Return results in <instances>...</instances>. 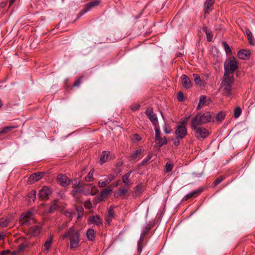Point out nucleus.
I'll use <instances>...</instances> for the list:
<instances>
[{"label":"nucleus","instance_id":"obj_51","mask_svg":"<svg viewBox=\"0 0 255 255\" xmlns=\"http://www.w3.org/2000/svg\"><path fill=\"white\" fill-rule=\"evenodd\" d=\"M128 178H129L127 177V176H125L124 175H123L122 177L123 182L126 185H128L129 183V180Z\"/></svg>","mask_w":255,"mask_h":255},{"label":"nucleus","instance_id":"obj_1","mask_svg":"<svg viewBox=\"0 0 255 255\" xmlns=\"http://www.w3.org/2000/svg\"><path fill=\"white\" fill-rule=\"evenodd\" d=\"M80 233L78 230L74 227H71L67 232L64 234L61 238L64 239L68 238L70 241V249L73 250L79 246Z\"/></svg>","mask_w":255,"mask_h":255},{"label":"nucleus","instance_id":"obj_53","mask_svg":"<svg viewBox=\"0 0 255 255\" xmlns=\"http://www.w3.org/2000/svg\"><path fill=\"white\" fill-rule=\"evenodd\" d=\"M151 228V226L148 225L146 227H145L143 229L142 232H143L147 235L148 234V232L150 231Z\"/></svg>","mask_w":255,"mask_h":255},{"label":"nucleus","instance_id":"obj_12","mask_svg":"<svg viewBox=\"0 0 255 255\" xmlns=\"http://www.w3.org/2000/svg\"><path fill=\"white\" fill-rule=\"evenodd\" d=\"M43 172L33 173L29 177L28 182L29 184L33 183L34 182L38 181L41 179L43 177Z\"/></svg>","mask_w":255,"mask_h":255},{"label":"nucleus","instance_id":"obj_11","mask_svg":"<svg viewBox=\"0 0 255 255\" xmlns=\"http://www.w3.org/2000/svg\"><path fill=\"white\" fill-rule=\"evenodd\" d=\"M232 87L229 84L221 83V91L224 96H230L232 95Z\"/></svg>","mask_w":255,"mask_h":255},{"label":"nucleus","instance_id":"obj_21","mask_svg":"<svg viewBox=\"0 0 255 255\" xmlns=\"http://www.w3.org/2000/svg\"><path fill=\"white\" fill-rule=\"evenodd\" d=\"M112 189L110 187H108L103 190L100 193V197H99L100 200L106 198L111 192Z\"/></svg>","mask_w":255,"mask_h":255},{"label":"nucleus","instance_id":"obj_17","mask_svg":"<svg viewBox=\"0 0 255 255\" xmlns=\"http://www.w3.org/2000/svg\"><path fill=\"white\" fill-rule=\"evenodd\" d=\"M251 55V52L249 50H241L238 53V57L241 59L246 60L249 59Z\"/></svg>","mask_w":255,"mask_h":255},{"label":"nucleus","instance_id":"obj_9","mask_svg":"<svg viewBox=\"0 0 255 255\" xmlns=\"http://www.w3.org/2000/svg\"><path fill=\"white\" fill-rule=\"evenodd\" d=\"M175 134L178 138H184L187 134V128L183 126H176Z\"/></svg>","mask_w":255,"mask_h":255},{"label":"nucleus","instance_id":"obj_60","mask_svg":"<svg viewBox=\"0 0 255 255\" xmlns=\"http://www.w3.org/2000/svg\"><path fill=\"white\" fill-rule=\"evenodd\" d=\"M187 123V120H183L182 121H181L180 122V124L179 125H178L177 126H183V127H185V126L186 125Z\"/></svg>","mask_w":255,"mask_h":255},{"label":"nucleus","instance_id":"obj_64","mask_svg":"<svg viewBox=\"0 0 255 255\" xmlns=\"http://www.w3.org/2000/svg\"><path fill=\"white\" fill-rule=\"evenodd\" d=\"M132 172V171L131 170H130L127 173H126V174L124 175V176H127V177H129L130 176V174Z\"/></svg>","mask_w":255,"mask_h":255},{"label":"nucleus","instance_id":"obj_62","mask_svg":"<svg viewBox=\"0 0 255 255\" xmlns=\"http://www.w3.org/2000/svg\"><path fill=\"white\" fill-rule=\"evenodd\" d=\"M146 234H145V233L142 232L141 235H140V239H142V240H143L144 239L145 236H146Z\"/></svg>","mask_w":255,"mask_h":255},{"label":"nucleus","instance_id":"obj_6","mask_svg":"<svg viewBox=\"0 0 255 255\" xmlns=\"http://www.w3.org/2000/svg\"><path fill=\"white\" fill-rule=\"evenodd\" d=\"M145 114L154 127L158 126L157 118L156 114L153 113L152 108H148L145 111Z\"/></svg>","mask_w":255,"mask_h":255},{"label":"nucleus","instance_id":"obj_56","mask_svg":"<svg viewBox=\"0 0 255 255\" xmlns=\"http://www.w3.org/2000/svg\"><path fill=\"white\" fill-rule=\"evenodd\" d=\"M180 139H181L180 138H178L177 136H176L175 138L174 139V144L175 146L179 145V144L180 143Z\"/></svg>","mask_w":255,"mask_h":255},{"label":"nucleus","instance_id":"obj_43","mask_svg":"<svg viewBox=\"0 0 255 255\" xmlns=\"http://www.w3.org/2000/svg\"><path fill=\"white\" fill-rule=\"evenodd\" d=\"M143 240L140 239L139 240L138 243H137V252L139 253H140L142 251V245L143 242Z\"/></svg>","mask_w":255,"mask_h":255},{"label":"nucleus","instance_id":"obj_5","mask_svg":"<svg viewBox=\"0 0 255 255\" xmlns=\"http://www.w3.org/2000/svg\"><path fill=\"white\" fill-rule=\"evenodd\" d=\"M224 69L225 75L233 74L238 69L237 62L234 57H230L229 58L228 62L224 65Z\"/></svg>","mask_w":255,"mask_h":255},{"label":"nucleus","instance_id":"obj_41","mask_svg":"<svg viewBox=\"0 0 255 255\" xmlns=\"http://www.w3.org/2000/svg\"><path fill=\"white\" fill-rule=\"evenodd\" d=\"M158 141V146L159 147H161L163 145H165L167 143V140L165 137H164L163 138L161 137V139Z\"/></svg>","mask_w":255,"mask_h":255},{"label":"nucleus","instance_id":"obj_20","mask_svg":"<svg viewBox=\"0 0 255 255\" xmlns=\"http://www.w3.org/2000/svg\"><path fill=\"white\" fill-rule=\"evenodd\" d=\"M86 237L88 241L94 242L96 239V233L92 229H89L86 232Z\"/></svg>","mask_w":255,"mask_h":255},{"label":"nucleus","instance_id":"obj_29","mask_svg":"<svg viewBox=\"0 0 255 255\" xmlns=\"http://www.w3.org/2000/svg\"><path fill=\"white\" fill-rule=\"evenodd\" d=\"M206 97L205 96L202 95L200 97V100L197 106V109H200L203 106L206 105Z\"/></svg>","mask_w":255,"mask_h":255},{"label":"nucleus","instance_id":"obj_39","mask_svg":"<svg viewBox=\"0 0 255 255\" xmlns=\"http://www.w3.org/2000/svg\"><path fill=\"white\" fill-rule=\"evenodd\" d=\"M225 177L224 176H220L219 177L216 179L213 182L214 186H216L217 185L222 182L225 179Z\"/></svg>","mask_w":255,"mask_h":255},{"label":"nucleus","instance_id":"obj_35","mask_svg":"<svg viewBox=\"0 0 255 255\" xmlns=\"http://www.w3.org/2000/svg\"><path fill=\"white\" fill-rule=\"evenodd\" d=\"M223 45L224 47L225 50L226 51V53L228 55H230L232 53V50L230 48L228 44L226 42L223 41Z\"/></svg>","mask_w":255,"mask_h":255},{"label":"nucleus","instance_id":"obj_49","mask_svg":"<svg viewBox=\"0 0 255 255\" xmlns=\"http://www.w3.org/2000/svg\"><path fill=\"white\" fill-rule=\"evenodd\" d=\"M119 196H120L125 195L128 192L127 189H126L125 188H119Z\"/></svg>","mask_w":255,"mask_h":255},{"label":"nucleus","instance_id":"obj_7","mask_svg":"<svg viewBox=\"0 0 255 255\" xmlns=\"http://www.w3.org/2000/svg\"><path fill=\"white\" fill-rule=\"evenodd\" d=\"M101 2V0H96L90 1L85 4L84 8L81 11L80 14H84L86 12L90 11L92 8L99 5Z\"/></svg>","mask_w":255,"mask_h":255},{"label":"nucleus","instance_id":"obj_34","mask_svg":"<svg viewBox=\"0 0 255 255\" xmlns=\"http://www.w3.org/2000/svg\"><path fill=\"white\" fill-rule=\"evenodd\" d=\"M154 129L155 131V139L157 140H159L161 137L160 136V132L159 126H155L154 127Z\"/></svg>","mask_w":255,"mask_h":255},{"label":"nucleus","instance_id":"obj_24","mask_svg":"<svg viewBox=\"0 0 255 255\" xmlns=\"http://www.w3.org/2000/svg\"><path fill=\"white\" fill-rule=\"evenodd\" d=\"M40 232V228L37 226L31 227L29 229V234L31 236H35L38 235L39 234Z\"/></svg>","mask_w":255,"mask_h":255},{"label":"nucleus","instance_id":"obj_2","mask_svg":"<svg viewBox=\"0 0 255 255\" xmlns=\"http://www.w3.org/2000/svg\"><path fill=\"white\" fill-rule=\"evenodd\" d=\"M212 115L211 113L206 112L204 114L198 113L194 117L191 122V125H202L211 122Z\"/></svg>","mask_w":255,"mask_h":255},{"label":"nucleus","instance_id":"obj_32","mask_svg":"<svg viewBox=\"0 0 255 255\" xmlns=\"http://www.w3.org/2000/svg\"><path fill=\"white\" fill-rule=\"evenodd\" d=\"M242 110L240 107H237L234 111V117L235 118H238L242 114Z\"/></svg>","mask_w":255,"mask_h":255},{"label":"nucleus","instance_id":"obj_14","mask_svg":"<svg viewBox=\"0 0 255 255\" xmlns=\"http://www.w3.org/2000/svg\"><path fill=\"white\" fill-rule=\"evenodd\" d=\"M88 223L90 224H95L97 226H100L102 224L103 221L99 216L92 215L89 218Z\"/></svg>","mask_w":255,"mask_h":255},{"label":"nucleus","instance_id":"obj_13","mask_svg":"<svg viewBox=\"0 0 255 255\" xmlns=\"http://www.w3.org/2000/svg\"><path fill=\"white\" fill-rule=\"evenodd\" d=\"M203 191V188H199V189H197L196 190L193 191L191 192H190L189 194H187L186 195L183 199V200L184 201H187L188 199L191 198H195L198 196L199 194H200Z\"/></svg>","mask_w":255,"mask_h":255},{"label":"nucleus","instance_id":"obj_18","mask_svg":"<svg viewBox=\"0 0 255 255\" xmlns=\"http://www.w3.org/2000/svg\"><path fill=\"white\" fill-rule=\"evenodd\" d=\"M232 74H227L225 75V72L224 75V81L222 82L224 84H229L230 85H233L234 83V77L233 75H231Z\"/></svg>","mask_w":255,"mask_h":255},{"label":"nucleus","instance_id":"obj_54","mask_svg":"<svg viewBox=\"0 0 255 255\" xmlns=\"http://www.w3.org/2000/svg\"><path fill=\"white\" fill-rule=\"evenodd\" d=\"M115 178L114 175L110 174L107 176V178L106 179L107 182L110 183Z\"/></svg>","mask_w":255,"mask_h":255},{"label":"nucleus","instance_id":"obj_37","mask_svg":"<svg viewBox=\"0 0 255 255\" xmlns=\"http://www.w3.org/2000/svg\"><path fill=\"white\" fill-rule=\"evenodd\" d=\"M143 187L141 185H138L136 186L134 190L135 194L136 196L139 195L143 191Z\"/></svg>","mask_w":255,"mask_h":255},{"label":"nucleus","instance_id":"obj_4","mask_svg":"<svg viewBox=\"0 0 255 255\" xmlns=\"http://www.w3.org/2000/svg\"><path fill=\"white\" fill-rule=\"evenodd\" d=\"M199 125H191V128L195 131V136L198 139L205 138L209 134V131L205 128L198 127Z\"/></svg>","mask_w":255,"mask_h":255},{"label":"nucleus","instance_id":"obj_10","mask_svg":"<svg viewBox=\"0 0 255 255\" xmlns=\"http://www.w3.org/2000/svg\"><path fill=\"white\" fill-rule=\"evenodd\" d=\"M57 179L59 184L63 187H66L70 183V179L66 175L64 174H59L57 176Z\"/></svg>","mask_w":255,"mask_h":255},{"label":"nucleus","instance_id":"obj_48","mask_svg":"<svg viewBox=\"0 0 255 255\" xmlns=\"http://www.w3.org/2000/svg\"><path fill=\"white\" fill-rule=\"evenodd\" d=\"M83 77H80L78 78H77L73 83V87H78L80 85V84L81 83V79H82Z\"/></svg>","mask_w":255,"mask_h":255},{"label":"nucleus","instance_id":"obj_3","mask_svg":"<svg viewBox=\"0 0 255 255\" xmlns=\"http://www.w3.org/2000/svg\"><path fill=\"white\" fill-rule=\"evenodd\" d=\"M34 222V215L30 211L23 213L19 219V223L23 226H28Z\"/></svg>","mask_w":255,"mask_h":255},{"label":"nucleus","instance_id":"obj_31","mask_svg":"<svg viewBox=\"0 0 255 255\" xmlns=\"http://www.w3.org/2000/svg\"><path fill=\"white\" fill-rule=\"evenodd\" d=\"M174 166L173 163L171 161H168L166 162L165 166V170L166 172H170L172 171Z\"/></svg>","mask_w":255,"mask_h":255},{"label":"nucleus","instance_id":"obj_30","mask_svg":"<svg viewBox=\"0 0 255 255\" xmlns=\"http://www.w3.org/2000/svg\"><path fill=\"white\" fill-rule=\"evenodd\" d=\"M58 201H54L52 203L51 205L49 207V212L50 213L54 212L59 208V205H58Z\"/></svg>","mask_w":255,"mask_h":255},{"label":"nucleus","instance_id":"obj_19","mask_svg":"<svg viewBox=\"0 0 255 255\" xmlns=\"http://www.w3.org/2000/svg\"><path fill=\"white\" fill-rule=\"evenodd\" d=\"M142 150L141 149H138L136 150L130 156V159L132 161H135L138 160L141 158V154Z\"/></svg>","mask_w":255,"mask_h":255},{"label":"nucleus","instance_id":"obj_28","mask_svg":"<svg viewBox=\"0 0 255 255\" xmlns=\"http://www.w3.org/2000/svg\"><path fill=\"white\" fill-rule=\"evenodd\" d=\"M10 221V220L9 218L0 219V229L7 227Z\"/></svg>","mask_w":255,"mask_h":255},{"label":"nucleus","instance_id":"obj_57","mask_svg":"<svg viewBox=\"0 0 255 255\" xmlns=\"http://www.w3.org/2000/svg\"><path fill=\"white\" fill-rule=\"evenodd\" d=\"M114 218L112 217H110L108 215L106 216V218H105V220L108 223V224H110V223L111 222L112 219H113Z\"/></svg>","mask_w":255,"mask_h":255},{"label":"nucleus","instance_id":"obj_33","mask_svg":"<svg viewBox=\"0 0 255 255\" xmlns=\"http://www.w3.org/2000/svg\"><path fill=\"white\" fill-rule=\"evenodd\" d=\"M94 170H91L87 175L85 177V179L86 181H91L94 179L93 178Z\"/></svg>","mask_w":255,"mask_h":255},{"label":"nucleus","instance_id":"obj_36","mask_svg":"<svg viewBox=\"0 0 255 255\" xmlns=\"http://www.w3.org/2000/svg\"><path fill=\"white\" fill-rule=\"evenodd\" d=\"M16 251L11 252L9 250L2 251L0 253V255H16Z\"/></svg>","mask_w":255,"mask_h":255},{"label":"nucleus","instance_id":"obj_23","mask_svg":"<svg viewBox=\"0 0 255 255\" xmlns=\"http://www.w3.org/2000/svg\"><path fill=\"white\" fill-rule=\"evenodd\" d=\"M17 126H7L2 128L1 130H0V136L3 134H6L8 132L10 131L12 129L16 128H18Z\"/></svg>","mask_w":255,"mask_h":255},{"label":"nucleus","instance_id":"obj_50","mask_svg":"<svg viewBox=\"0 0 255 255\" xmlns=\"http://www.w3.org/2000/svg\"><path fill=\"white\" fill-rule=\"evenodd\" d=\"M141 139L140 135L137 133L133 134L132 140L136 141H139Z\"/></svg>","mask_w":255,"mask_h":255},{"label":"nucleus","instance_id":"obj_45","mask_svg":"<svg viewBox=\"0 0 255 255\" xmlns=\"http://www.w3.org/2000/svg\"><path fill=\"white\" fill-rule=\"evenodd\" d=\"M177 99L179 102H182L184 100V94L181 91H180L177 93Z\"/></svg>","mask_w":255,"mask_h":255},{"label":"nucleus","instance_id":"obj_8","mask_svg":"<svg viewBox=\"0 0 255 255\" xmlns=\"http://www.w3.org/2000/svg\"><path fill=\"white\" fill-rule=\"evenodd\" d=\"M51 193L52 190L50 188L44 186L39 192V198L41 200H46L48 199Z\"/></svg>","mask_w":255,"mask_h":255},{"label":"nucleus","instance_id":"obj_16","mask_svg":"<svg viewBox=\"0 0 255 255\" xmlns=\"http://www.w3.org/2000/svg\"><path fill=\"white\" fill-rule=\"evenodd\" d=\"M181 83L182 86L185 89H189L192 87V84L190 79L186 75H183L181 77Z\"/></svg>","mask_w":255,"mask_h":255},{"label":"nucleus","instance_id":"obj_61","mask_svg":"<svg viewBox=\"0 0 255 255\" xmlns=\"http://www.w3.org/2000/svg\"><path fill=\"white\" fill-rule=\"evenodd\" d=\"M146 234H145V233L142 232L141 235H140V239H142V240H143L144 239L145 236H146Z\"/></svg>","mask_w":255,"mask_h":255},{"label":"nucleus","instance_id":"obj_26","mask_svg":"<svg viewBox=\"0 0 255 255\" xmlns=\"http://www.w3.org/2000/svg\"><path fill=\"white\" fill-rule=\"evenodd\" d=\"M29 247V244L27 242H24L23 243L18 245L17 248V254L23 252Z\"/></svg>","mask_w":255,"mask_h":255},{"label":"nucleus","instance_id":"obj_47","mask_svg":"<svg viewBox=\"0 0 255 255\" xmlns=\"http://www.w3.org/2000/svg\"><path fill=\"white\" fill-rule=\"evenodd\" d=\"M140 105L137 103H133L131 105L130 108L132 111H135L140 108Z\"/></svg>","mask_w":255,"mask_h":255},{"label":"nucleus","instance_id":"obj_27","mask_svg":"<svg viewBox=\"0 0 255 255\" xmlns=\"http://www.w3.org/2000/svg\"><path fill=\"white\" fill-rule=\"evenodd\" d=\"M109 152L106 151H103L100 157V162L101 164H103L107 161L109 158Z\"/></svg>","mask_w":255,"mask_h":255},{"label":"nucleus","instance_id":"obj_42","mask_svg":"<svg viewBox=\"0 0 255 255\" xmlns=\"http://www.w3.org/2000/svg\"><path fill=\"white\" fill-rule=\"evenodd\" d=\"M115 207L113 206H111L108 210V213L107 214L108 216L110 217H112L114 218L115 217V212L114 211Z\"/></svg>","mask_w":255,"mask_h":255},{"label":"nucleus","instance_id":"obj_63","mask_svg":"<svg viewBox=\"0 0 255 255\" xmlns=\"http://www.w3.org/2000/svg\"><path fill=\"white\" fill-rule=\"evenodd\" d=\"M15 0H8L9 7L12 5Z\"/></svg>","mask_w":255,"mask_h":255},{"label":"nucleus","instance_id":"obj_15","mask_svg":"<svg viewBox=\"0 0 255 255\" xmlns=\"http://www.w3.org/2000/svg\"><path fill=\"white\" fill-rule=\"evenodd\" d=\"M215 0H206L204 3V10L205 13H209L212 10V6Z\"/></svg>","mask_w":255,"mask_h":255},{"label":"nucleus","instance_id":"obj_59","mask_svg":"<svg viewBox=\"0 0 255 255\" xmlns=\"http://www.w3.org/2000/svg\"><path fill=\"white\" fill-rule=\"evenodd\" d=\"M31 196H30L29 197L33 198V200L34 201V199L36 198V192L34 190H32L31 192Z\"/></svg>","mask_w":255,"mask_h":255},{"label":"nucleus","instance_id":"obj_52","mask_svg":"<svg viewBox=\"0 0 255 255\" xmlns=\"http://www.w3.org/2000/svg\"><path fill=\"white\" fill-rule=\"evenodd\" d=\"M79 183H75L73 185V191L75 192H79Z\"/></svg>","mask_w":255,"mask_h":255},{"label":"nucleus","instance_id":"obj_22","mask_svg":"<svg viewBox=\"0 0 255 255\" xmlns=\"http://www.w3.org/2000/svg\"><path fill=\"white\" fill-rule=\"evenodd\" d=\"M246 33L247 36L248 40L249 43L251 45H254L255 44V41L253 36V34L250 30L248 28L246 29Z\"/></svg>","mask_w":255,"mask_h":255},{"label":"nucleus","instance_id":"obj_40","mask_svg":"<svg viewBox=\"0 0 255 255\" xmlns=\"http://www.w3.org/2000/svg\"><path fill=\"white\" fill-rule=\"evenodd\" d=\"M152 157V154L149 153L148 155L140 163V165H144L148 161H149Z\"/></svg>","mask_w":255,"mask_h":255},{"label":"nucleus","instance_id":"obj_58","mask_svg":"<svg viewBox=\"0 0 255 255\" xmlns=\"http://www.w3.org/2000/svg\"><path fill=\"white\" fill-rule=\"evenodd\" d=\"M203 31L206 33V35L207 33H209L211 32V30L209 29L207 27H203Z\"/></svg>","mask_w":255,"mask_h":255},{"label":"nucleus","instance_id":"obj_38","mask_svg":"<svg viewBox=\"0 0 255 255\" xmlns=\"http://www.w3.org/2000/svg\"><path fill=\"white\" fill-rule=\"evenodd\" d=\"M225 117V115L223 112H219L216 116V120L217 121H222Z\"/></svg>","mask_w":255,"mask_h":255},{"label":"nucleus","instance_id":"obj_46","mask_svg":"<svg viewBox=\"0 0 255 255\" xmlns=\"http://www.w3.org/2000/svg\"><path fill=\"white\" fill-rule=\"evenodd\" d=\"M109 184L106 180L104 181L100 180L98 182V186L100 187H105Z\"/></svg>","mask_w":255,"mask_h":255},{"label":"nucleus","instance_id":"obj_25","mask_svg":"<svg viewBox=\"0 0 255 255\" xmlns=\"http://www.w3.org/2000/svg\"><path fill=\"white\" fill-rule=\"evenodd\" d=\"M52 240H53V237H50L49 239H47L45 241V242L44 244V250L43 251V252L47 253L49 251L51 246V243L52 242Z\"/></svg>","mask_w":255,"mask_h":255},{"label":"nucleus","instance_id":"obj_55","mask_svg":"<svg viewBox=\"0 0 255 255\" xmlns=\"http://www.w3.org/2000/svg\"><path fill=\"white\" fill-rule=\"evenodd\" d=\"M207 36V40L208 41H212V39H213V35H212V31L209 33H207V34L206 35Z\"/></svg>","mask_w":255,"mask_h":255},{"label":"nucleus","instance_id":"obj_44","mask_svg":"<svg viewBox=\"0 0 255 255\" xmlns=\"http://www.w3.org/2000/svg\"><path fill=\"white\" fill-rule=\"evenodd\" d=\"M193 76L194 79L195 83L196 84H199L201 82L200 77L198 74H194Z\"/></svg>","mask_w":255,"mask_h":255}]
</instances>
